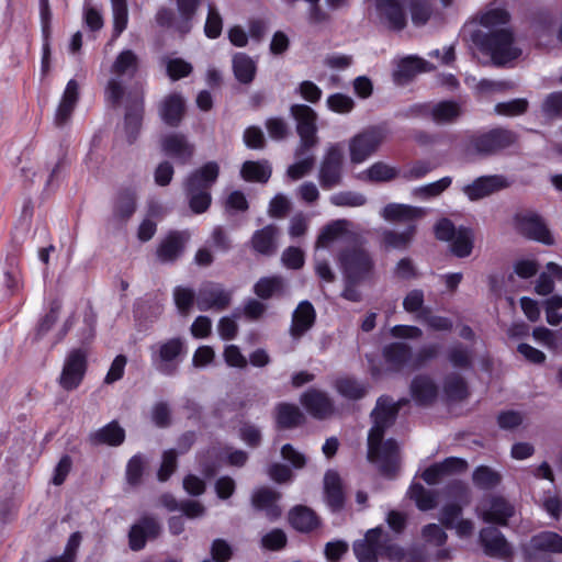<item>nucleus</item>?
<instances>
[{"mask_svg":"<svg viewBox=\"0 0 562 562\" xmlns=\"http://www.w3.org/2000/svg\"><path fill=\"white\" fill-rule=\"evenodd\" d=\"M406 401L393 403L387 396H381L371 413L373 426L368 436V459L379 465L384 475L391 476L398 465V446L389 439L382 441L385 430L394 423L397 412Z\"/></svg>","mask_w":562,"mask_h":562,"instance_id":"1","label":"nucleus"},{"mask_svg":"<svg viewBox=\"0 0 562 562\" xmlns=\"http://www.w3.org/2000/svg\"><path fill=\"white\" fill-rule=\"evenodd\" d=\"M508 22L507 10L491 3L480 16V24L488 29L490 32L477 31L472 35L473 43L482 52L488 54L497 66H503L521 54V50L514 45L513 33L503 27Z\"/></svg>","mask_w":562,"mask_h":562,"instance_id":"2","label":"nucleus"},{"mask_svg":"<svg viewBox=\"0 0 562 562\" xmlns=\"http://www.w3.org/2000/svg\"><path fill=\"white\" fill-rule=\"evenodd\" d=\"M336 260L344 278L351 281H366L373 274V257L362 243L353 240L345 245L337 254Z\"/></svg>","mask_w":562,"mask_h":562,"instance_id":"3","label":"nucleus"},{"mask_svg":"<svg viewBox=\"0 0 562 562\" xmlns=\"http://www.w3.org/2000/svg\"><path fill=\"white\" fill-rule=\"evenodd\" d=\"M353 552L359 562H376L379 555H386L392 561H400L405 555L400 547L385 544L381 528L370 529L362 540L356 541Z\"/></svg>","mask_w":562,"mask_h":562,"instance_id":"4","label":"nucleus"},{"mask_svg":"<svg viewBox=\"0 0 562 562\" xmlns=\"http://www.w3.org/2000/svg\"><path fill=\"white\" fill-rule=\"evenodd\" d=\"M290 113L296 121V131L300 136V143L294 151L295 157L304 156L318 143L316 136V119L315 111L305 104H293Z\"/></svg>","mask_w":562,"mask_h":562,"instance_id":"5","label":"nucleus"},{"mask_svg":"<svg viewBox=\"0 0 562 562\" xmlns=\"http://www.w3.org/2000/svg\"><path fill=\"white\" fill-rule=\"evenodd\" d=\"M186 353L182 339L171 338L150 347L151 363L165 375H173Z\"/></svg>","mask_w":562,"mask_h":562,"instance_id":"6","label":"nucleus"},{"mask_svg":"<svg viewBox=\"0 0 562 562\" xmlns=\"http://www.w3.org/2000/svg\"><path fill=\"white\" fill-rule=\"evenodd\" d=\"M435 234L439 240L450 241V250L458 258L469 257L473 249L474 235L471 228H456L448 218H441L435 225Z\"/></svg>","mask_w":562,"mask_h":562,"instance_id":"7","label":"nucleus"},{"mask_svg":"<svg viewBox=\"0 0 562 562\" xmlns=\"http://www.w3.org/2000/svg\"><path fill=\"white\" fill-rule=\"evenodd\" d=\"M385 137V131L378 126L366 128L355 135L349 142L350 161L352 164L366 161L379 149Z\"/></svg>","mask_w":562,"mask_h":562,"instance_id":"8","label":"nucleus"},{"mask_svg":"<svg viewBox=\"0 0 562 562\" xmlns=\"http://www.w3.org/2000/svg\"><path fill=\"white\" fill-rule=\"evenodd\" d=\"M344 151L339 144L330 145L321 161L318 181L323 189L329 190L341 183Z\"/></svg>","mask_w":562,"mask_h":562,"instance_id":"9","label":"nucleus"},{"mask_svg":"<svg viewBox=\"0 0 562 562\" xmlns=\"http://www.w3.org/2000/svg\"><path fill=\"white\" fill-rule=\"evenodd\" d=\"M87 351L83 348L70 350L64 361L58 378L59 385L66 391L76 390L82 382L87 371Z\"/></svg>","mask_w":562,"mask_h":562,"instance_id":"10","label":"nucleus"},{"mask_svg":"<svg viewBox=\"0 0 562 562\" xmlns=\"http://www.w3.org/2000/svg\"><path fill=\"white\" fill-rule=\"evenodd\" d=\"M232 291L216 282H204L196 293V307L200 311L222 312L231 305Z\"/></svg>","mask_w":562,"mask_h":562,"instance_id":"11","label":"nucleus"},{"mask_svg":"<svg viewBox=\"0 0 562 562\" xmlns=\"http://www.w3.org/2000/svg\"><path fill=\"white\" fill-rule=\"evenodd\" d=\"M476 512L485 522L506 526L515 514V507L502 496H488L479 504Z\"/></svg>","mask_w":562,"mask_h":562,"instance_id":"12","label":"nucleus"},{"mask_svg":"<svg viewBox=\"0 0 562 562\" xmlns=\"http://www.w3.org/2000/svg\"><path fill=\"white\" fill-rule=\"evenodd\" d=\"M515 142L516 135L514 132L506 128H494L473 137L471 146L479 154L490 155L509 147Z\"/></svg>","mask_w":562,"mask_h":562,"instance_id":"13","label":"nucleus"},{"mask_svg":"<svg viewBox=\"0 0 562 562\" xmlns=\"http://www.w3.org/2000/svg\"><path fill=\"white\" fill-rule=\"evenodd\" d=\"M409 0H375L380 22L392 31H402L407 25L406 4Z\"/></svg>","mask_w":562,"mask_h":562,"instance_id":"14","label":"nucleus"},{"mask_svg":"<svg viewBox=\"0 0 562 562\" xmlns=\"http://www.w3.org/2000/svg\"><path fill=\"white\" fill-rule=\"evenodd\" d=\"M516 227L518 232L538 241L551 245L553 239L542 218L533 212H524L516 216Z\"/></svg>","mask_w":562,"mask_h":562,"instance_id":"15","label":"nucleus"},{"mask_svg":"<svg viewBox=\"0 0 562 562\" xmlns=\"http://www.w3.org/2000/svg\"><path fill=\"white\" fill-rule=\"evenodd\" d=\"M508 187L509 182L504 176L493 175L479 177L464 186L462 191L471 201H476Z\"/></svg>","mask_w":562,"mask_h":562,"instance_id":"16","label":"nucleus"},{"mask_svg":"<svg viewBox=\"0 0 562 562\" xmlns=\"http://www.w3.org/2000/svg\"><path fill=\"white\" fill-rule=\"evenodd\" d=\"M220 175V167L215 161H209L192 171L184 181L186 192H210Z\"/></svg>","mask_w":562,"mask_h":562,"instance_id":"17","label":"nucleus"},{"mask_svg":"<svg viewBox=\"0 0 562 562\" xmlns=\"http://www.w3.org/2000/svg\"><path fill=\"white\" fill-rule=\"evenodd\" d=\"M160 531L161 527L154 517L145 516L140 518L130 530V548L134 551L142 550L146 541L156 539Z\"/></svg>","mask_w":562,"mask_h":562,"instance_id":"18","label":"nucleus"},{"mask_svg":"<svg viewBox=\"0 0 562 562\" xmlns=\"http://www.w3.org/2000/svg\"><path fill=\"white\" fill-rule=\"evenodd\" d=\"M480 541L485 553L491 557L506 559L513 554L510 544L495 527L483 528L480 532Z\"/></svg>","mask_w":562,"mask_h":562,"instance_id":"19","label":"nucleus"},{"mask_svg":"<svg viewBox=\"0 0 562 562\" xmlns=\"http://www.w3.org/2000/svg\"><path fill=\"white\" fill-rule=\"evenodd\" d=\"M537 552L562 553V537L552 531L533 536L524 547L526 559L531 560Z\"/></svg>","mask_w":562,"mask_h":562,"instance_id":"20","label":"nucleus"},{"mask_svg":"<svg viewBox=\"0 0 562 562\" xmlns=\"http://www.w3.org/2000/svg\"><path fill=\"white\" fill-rule=\"evenodd\" d=\"M164 153L180 164H187L193 156L194 146L189 143L183 134L171 133L161 139Z\"/></svg>","mask_w":562,"mask_h":562,"instance_id":"21","label":"nucleus"},{"mask_svg":"<svg viewBox=\"0 0 562 562\" xmlns=\"http://www.w3.org/2000/svg\"><path fill=\"white\" fill-rule=\"evenodd\" d=\"M190 235L187 232H172L159 244L156 255L160 262H173L182 254Z\"/></svg>","mask_w":562,"mask_h":562,"instance_id":"22","label":"nucleus"},{"mask_svg":"<svg viewBox=\"0 0 562 562\" xmlns=\"http://www.w3.org/2000/svg\"><path fill=\"white\" fill-rule=\"evenodd\" d=\"M301 403L316 418H326L334 412L330 397L322 391L311 389L301 396Z\"/></svg>","mask_w":562,"mask_h":562,"instance_id":"23","label":"nucleus"},{"mask_svg":"<svg viewBox=\"0 0 562 562\" xmlns=\"http://www.w3.org/2000/svg\"><path fill=\"white\" fill-rule=\"evenodd\" d=\"M281 494L270 487L257 488L251 496V503L258 510L265 512L270 520H274L281 515V508L278 505Z\"/></svg>","mask_w":562,"mask_h":562,"instance_id":"24","label":"nucleus"},{"mask_svg":"<svg viewBox=\"0 0 562 562\" xmlns=\"http://www.w3.org/2000/svg\"><path fill=\"white\" fill-rule=\"evenodd\" d=\"M467 462L462 459L450 457L440 463L426 469L422 477L429 485L438 484L445 476L465 470Z\"/></svg>","mask_w":562,"mask_h":562,"instance_id":"25","label":"nucleus"},{"mask_svg":"<svg viewBox=\"0 0 562 562\" xmlns=\"http://www.w3.org/2000/svg\"><path fill=\"white\" fill-rule=\"evenodd\" d=\"M143 98L140 95L130 97L124 117V131L126 139L132 144L138 136L143 120Z\"/></svg>","mask_w":562,"mask_h":562,"instance_id":"26","label":"nucleus"},{"mask_svg":"<svg viewBox=\"0 0 562 562\" xmlns=\"http://www.w3.org/2000/svg\"><path fill=\"white\" fill-rule=\"evenodd\" d=\"M316 312L308 301H302L294 310L290 335L294 339L301 338L315 323Z\"/></svg>","mask_w":562,"mask_h":562,"instance_id":"27","label":"nucleus"},{"mask_svg":"<svg viewBox=\"0 0 562 562\" xmlns=\"http://www.w3.org/2000/svg\"><path fill=\"white\" fill-rule=\"evenodd\" d=\"M278 235L279 229L277 226L272 224L267 225L252 234L250 239L251 248L259 255L272 256L278 248Z\"/></svg>","mask_w":562,"mask_h":562,"instance_id":"28","label":"nucleus"},{"mask_svg":"<svg viewBox=\"0 0 562 562\" xmlns=\"http://www.w3.org/2000/svg\"><path fill=\"white\" fill-rule=\"evenodd\" d=\"M349 222L337 220L326 225L321 232L316 248H328L334 241L342 240L346 245L351 244V234L348 232Z\"/></svg>","mask_w":562,"mask_h":562,"instance_id":"29","label":"nucleus"},{"mask_svg":"<svg viewBox=\"0 0 562 562\" xmlns=\"http://www.w3.org/2000/svg\"><path fill=\"white\" fill-rule=\"evenodd\" d=\"M79 99V85L75 79L67 82L61 100L55 113V124L63 126L71 116Z\"/></svg>","mask_w":562,"mask_h":562,"instance_id":"30","label":"nucleus"},{"mask_svg":"<svg viewBox=\"0 0 562 562\" xmlns=\"http://www.w3.org/2000/svg\"><path fill=\"white\" fill-rule=\"evenodd\" d=\"M184 109L183 98L180 94L173 93L164 99L159 113L167 125L176 127L183 117Z\"/></svg>","mask_w":562,"mask_h":562,"instance_id":"31","label":"nucleus"},{"mask_svg":"<svg viewBox=\"0 0 562 562\" xmlns=\"http://www.w3.org/2000/svg\"><path fill=\"white\" fill-rule=\"evenodd\" d=\"M424 214L425 211L420 207L400 203H390L382 210V216L392 222L411 223L422 218Z\"/></svg>","mask_w":562,"mask_h":562,"instance_id":"32","label":"nucleus"},{"mask_svg":"<svg viewBox=\"0 0 562 562\" xmlns=\"http://www.w3.org/2000/svg\"><path fill=\"white\" fill-rule=\"evenodd\" d=\"M432 69L434 66L427 60L415 56H408L398 63L397 69L394 72V78L396 81L403 82L411 79L418 72L431 71Z\"/></svg>","mask_w":562,"mask_h":562,"instance_id":"33","label":"nucleus"},{"mask_svg":"<svg viewBox=\"0 0 562 562\" xmlns=\"http://www.w3.org/2000/svg\"><path fill=\"white\" fill-rule=\"evenodd\" d=\"M424 114L439 124L451 123L461 115V108L453 101H442L435 105H424Z\"/></svg>","mask_w":562,"mask_h":562,"instance_id":"34","label":"nucleus"},{"mask_svg":"<svg viewBox=\"0 0 562 562\" xmlns=\"http://www.w3.org/2000/svg\"><path fill=\"white\" fill-rule=\"evenodd\" d=\"M437 385L428 375H417L411 384L413 398L422 405L432 402L437 396Z\"/></svg>","mask_w":562,"mask_h":562,"instance_id":"35","label":"nucleus"},{"mask_svg":"<svg viewBox=\"0 0 562 562\" xmlns=\"http://www.w3.org/2000/svg\"><path fill=\"white\" fill-rule=\"evenodd\" d=\"M385 361L394 369L398 370L404 366H408L412 369V349L404 342H393L387 345L383 350Z\"/></svg>","mask_w":562,"mask_h":562,"instance_id":"36","label":"nucleus"},{"mask_svg":"<svg viewBox=\"0 0 562 562\" xmlns=\"http://www.w3.org/2000/svg\"><path fill=\"white\" fill-rule=\"evenodd\" d=\"M233 71L235 78L244 85H249L256 77L257 63L245 53H236L233 56Z\"/></svg>","mask_w":562,"mask_h":562,"instance_id":"37","label":"nucleus"},{"mask_svg":"<svg viewBox=\"0 0 562 562\" xmlns=\"http://www.w3.org/2000/svg\"><path fill=\"white\" fill-rule=\"evenodd\" d=\"M324 488L328 506L338 510L344 505V492L341 481L337 472L328 471L324 477Z\"/></svg>","mask_w":562,"mask_h":562,"instance_id":"38","label":"nucleus"},{"mask_svg":"<svg viewBox=\"0 0 562 562\" xmlns=\"http://www.w3.org/2000/svg\"><path fill=\"white\" fill-rule=\"evenodd\" d=\"M289 520L293 528L302 532H308L318 525V518L315 513L305 506L294 507L290 512Z\"/></svg>","mask_w":562,"mask_h":562,"instance_id":"39","label":"nucleus"},{"mask_svg":"<svg viewBox=\"0 0 562 562\" xmlns=\"http://www.w3.org/2000/svg\"><path fill=\"white\" fill-rule=\"evenodd\" d=\"M400 176L397 168L390 166L383 161H378L364 170L360 178L370 182H389Z\"/></svg>","mask_w":562,"mask_h":562,"instance_id":"40","label":"nucleus"},{"mask_svg":"<svg viewBox=\"0 0 562 562\" xmlns=\"http://www.w3.org/2000/svg\"><path fill=\"white\" fill-rule=\"evenodd\" d=\"M277 424L280 428H293L304 420V415L294 404L280 403L276 407Z\"/></svg>","mask_w":562,"mask_h":562,"instance_id":"41","label":"nucleus"},{"mask_svg":"<svg viewBox=\"0 0 562 562\" xmlns=\"http://www.w3.org/2000/svg\"><path fill=\"white\" fill-rule=\"evenodd\" d=\"M125 439V431L116 422H111L91 435L94 443L120 446Z\"/></svg>","mask_w":562,"mask_h":562,"instance_id":"42","label":"nucleus"},{"mask_svg":"<svg viewBox=\"0 0 562 562\" xmlns=\"http://www.w3.org/2000/svg\"><path fill=\"white\" fill-rule=\"evenodd\" d=\"M447 359L453 368L468 370L472 368L473 350L461 342H454L447 350Z\"/></svg>","mask_w":562,"mask_h":562,"instance_id":"43","label":"nucleus"},{"mask_svg":"<svg viewBox=\"0 0 562 562\" xmlns=\"http://www.w3.org/2000/svg\"><path fill=\"white\" fill-rule=\"evenodd\" d=\"M138 69V57L136 54L131 50L126 49L119 54L116 59L114 60L112 65V74L115 76H124L127 75L128 77H133L135 72Z\"/></svg>","mask_w":562,"mask_h":562,"instance_id":"44","label":"nucleus"},{"mask_svg":"<svg viewBox=\"0 0 562 562\" xmlns=\"http://www.w3.org/2000/svg\"><path fill=\"white\" fill-rule=\"evenodd\" d=\"M240 173L246 181L265 183L271 177V167L267 161H246L241 167Z\"/></svg>","mask_w":562,"mask_h":562,"instance_id":"45","label":"nucleus"},{"mask_svg":"<svg viewBox=\"0 0 562 562\" xmlns=\"http://www.w3.org/2000/svg\"><path fill=\"white\" fill-rule=\"evenodd\" d=\"M452 183L451 177H443L435 182L416 187L412 190V195L418 200H429L439 196Z\"/></svg>","mask_w":562,"mask_h":562,"instance_id":"46","label":"nucleus"},{"mask_svg":"<svg viewBox=\"0 0 562 562\" xmlns=\"http://www.w3.org/2000/svg\"><path fill=\"white\" fill-rule=\"evenodd\" d=\"M337 392L349 400H359L367 394V386L352 378H339L335 382Z\"/></svg>","mask_w":562,"mask_h":562,"instance_id":"47","label":"nucleus"},{"mask_svg":"<svg viewBox=\"0 0 562 562\" xmlns=\"http://www.w3.org/2000/svg\"><path fill=\"white\" fill-rule=\"evenodd\" d=\"M202 0H176L177 11L180 16L181 23L177 24V30L186 34L191 29V21L195 15Z\"/></svg>","mask_w":562,"mask_h":562,"instance_id":"48","label":"nucleus"},{"mask_svg":"<svg viewBox=\"0 0 562 562\" xmlns=\"http://www.w3.org/2000/svg\"><path fill=\"white\" fill-rule=\"evenodd\" d=\"M408 494L420 510H430L437 506V494L425 488L422 484H413Z\"/></svg>","mask_w":562,"mask_h":562,"instance_id":"49","label":"nucleus"},{"mask_svg":"<svg viewBox=\"0 0 562 562\" xmlns=\"http://www.w3.org/2000/svg\"><path fill=\"white\" fill-rule=\"evenodd\" d=\"M283 289V279L281 277L261 278L254 286V292L262 300H268L272 295L281 292Z\"/></svg>","mask_w":562,"mask_h":562,"instance_id":"50","label":"nucleus"},{"mask_svg":"<svg viewBox=\"0 0 562 562\" xmlns=\"http://www.w3.org/2000/svg\"><path fill=\"white\" fill-rule=\"evenodd\" d=\"M136 210L135 195L132 192H122L117 195L114 204V217L119 221H126Z\"/></svg>","mask_w":562,"mask_h":562,"instance_id":"51","label":"nucleus"},{"mask_svg":"<svg viewBox=\"0 0 562 562\" xmlns=\"http://www.w3.org/2000/svg\"><path fill=\"white\" fill-rule=\"evenodd\" d=\"M113 14V36L117 37L126 29L128 11L126 0H111Z\"/></svg>","mask_w":562,"mask_h":562,"instance_id":"52","label":"nucleus"},{"mask_svg":"<svg viewBox=\"0 0 562 562\" xmlns=\"http://www.w3.org/2000/svg\"><path fill=\"white\" fill-rule=\"evenodd\" d=\"M415 234V226L409 225L403 232L385 231L383 233V243L392 248H406Z\"/></svg>","mask_w":562,"mask_h":562,"instance_id":"53","label":"nucleus"},{"mask_svg":"<svg viewBox=\"0 0 562 562\" xmlns=\"http://www.w3.org/2000/svg\"><path fill=\"white\" fill-rule=\"evenodd\" d=\"M472 479L473 483L482 490L493 488L501 482V475L485 465L476 468Z\"/></svg>","mask_w":562,"mask_h":562,"instance_id":"54","label":"nucleus"},{"mask_svg":"<svg viewBox=\"0 0 562 562\" xmlns=\"http://www.w3.org/2000/svg\"><path fill=\"white\" fill-rule=\"evenodd\" d=\"M297 161L289 166L286 175L292 180H299L311 172L315 164V157L308 151L304 156L295 157Z\"/></svg>","mask_w":562,"mask_h":562,"instance_id":"55","label":"nucleus"},{"mask_svg":"<svg viewBox=\"0 0 562 562\" xmlns=\"http://www.w3.org/2000/svg\"><path fill=\"white\" fill-rule=\"evenodd\" d=\"M173 301L179 312L187 315L196 302V295L192 289L179 285L173 289Z\"/></svg>","mask_w":562,"mask_h":562,"instance_id":"56","label":"nucleus"},{"mask_svg":"<svg viewBox=\"0 0 562 562\" xmlns=\"http://www.w3.org/2000/svg\"><path fill=\"white\" fill-rule=\"evenodd\" d=\"M447 396L451 400H462L467 396V383L464 379L456 373L448 375L443 385Z\"/></svg>","mask_w":562,"mask_h":562,"instance_id":"57","label":"nucleus"},{"mask_svg":"<svg viewBox=\"0 0 562 562\" xmlns=\"http://www.w3.org/2000/svg\"><path fill=\"white\" fill-rule=\"evenodd\" d=\"M166 506L170 510L179 509L189 518H196L204 514V507L196 501H183L177 503L176 499L166 497Z\"/></svg>","mask_w":562,"mask_h":562,"instance_id":"58","label":"nucleus"},{"mask_svg":"<svg viewBox=\"0 0 562 562\" xmlns=\"http://www.w3.org/2000/svg\"><path fill=\"white\" fill-rule=\"evenodd\" d=\"M434 168L429 161L417 160L406 166L400 176L406 181H415L426 177Z\"/></svg>","mask_w":562,"mask_h":562,"instance_id":"59","label":"nucleus"},{"mask_svg":"<svg viewBox=\"0 0 562 562\" xmlns=\"http://www.w3.org/2000/svg\"><path fill=\"white\" fill-rule=\"evenodd\" d=\"M330 203L336 206H362L366 204L367 199L363 194L351 191H344L335 193L330 196Z\"/></svg>","mask_w":562,"mask_h":562,"instance_id":"60","label":"nucleus"},{"mask_svg":"<svg viewBox=\"0 0 562 562\" xmlns=\"http://www.w3.org/2000/svg\"><path fill=\"white\" fill-rule=\"evenodd\" d=\"M528 109L526 99H514L507 102H499L495 105V112L499 115L516 116L524 114Z\"/></svg>","mask_w":562,"mask_h":562,"instance_id":"61","label":"nucleus"},{"mask_svg":"<svg viewBox=\"0 0 562 562\" xmlns=\"http://www.w3.org/2000/svg\"><path fill=\"white\" fill-rule=\"evenodd\" d=\"M83 21L87 27L92 32L99 31L103 27V16L101 12L91 3V1H85Z\"/></svg>","mask_w":562,"mask_h":562,"instance_id":"62","label":"nucleus"},{"mask_svg":"<svg viewBox=\"0 0 562 562\" xmlns=\"http://www.w3.org/2000/svg\"><path fill=\"white\" fill-rule=\"evenodd\" d=\"M425 295L423 290L414 289L411 290L403 300V308L407 313H417L420 314L427 312L424 307Z\"/></svg>","mask_w":562,"mask_h":562,"instance_id":"63","label":"nucleus"},{"mask_svg":"<svg viewBox=\"0 0 562 562\" xmlns=\"http://www.w3.org/2000/svg\"><path fill=\"white\" fill-rule=\"evenodd\" d=\"M151 420L159 428L171 425V408L167 402H157L153 405Z\"/></svg>","mask_w":562,"mask_h":562,"instance_id":"64","label":"nucleus"}]
</instances>
